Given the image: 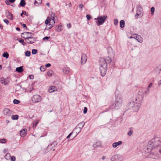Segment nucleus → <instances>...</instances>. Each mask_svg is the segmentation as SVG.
I'll list each match as a JSON object with an SVG mask.
<instances>
[{
	"mask_svg": "<svg viewBox=\"0 0 161 161\" xmlns=\"http://www.w3.org/2000/svg\"><path fill=\"white\" fill-rule=\"evenodd\" d=\"M45 68L44 66H41L40 68V69L42 71H44L45 70Z\"/></svg>",
	"mask_w": 161,
	"mask_h": 161,
	"instance_id": "38",
	"label": "nucleus"
},
{
	"mask_svg": "<svg viewBox=\"0 0 161 161\" xmlns=\"http://www.w3.org/2000/svg\"><path fill=\"white\" fill-rule=\"evenodd\" d=\"M84 7V5L82 4H80L79 5V7L82 9Z\"/></svg>",
	"mask_w": 161,
	"mask_h": 161,
	"instance_id": "49",
	"label": "nucleus"
},
{
	"mask_svg": "<svg viewBox=\"0 0 161 161\" xmlns=\"http://www.w3.org/2000/svg\"><path fill=\"white\" fill-rule=\"evenodd\" d=\"M154 10H155V9H154V8L153 7H152L151 8V11L152 12V13H153L154 12Z\"/></svg>",
	"mask_w": 161,
	"mask_h": 161,
	"instance_id": "48",
	"label": "nucleus"
},
{
	"mask_svg": "<svg viewBox=\"0 0 161 161\" xmlns=\"http://www.w3.org/2000/svg\"><path fill=\"white\" fill-rule=\"evenodd\" d=\"M140 9H141V8H140V10H139V9L137 8V10L136 11V13L135 15V16L137 18H138V16L141 17L142 15V10H140Z\"/></svg>",
	"mask_w": 161,
	"mask_h": 161,
	"instance_id": "18",
	"label": "nucleus"
},
{
	"mask_svg": "<svg viewBox=\"0 0 161 161\" xmlns=\"http://www.w3.org/2000/svg\"><path fill=\"white\" fill-rule=\"evenodd\" d=\"M42 0H35V4L36 5H37L36 4H40L42 3Z\"/></svg>",
	"mask_w": 161,
	"mask_h": 161,
	"instance_id": "31",
	"label": "nucleus"
},
{
	"mask_svg": "<svg viewBox=\"0 0 161 161\" xmlns=\"http://www.w3.org/2000/svg\"><path fill=\"white\" fill-rule=\"evenodd\" d=\"M134 37H135V34L133 35L132 36H131L130 37H129V38H130V39H131V38H134Z\"/></svg>",
	"mask_w": 161,
	"mask_h": 161,
	"instance_id": "59",
	"label": "nucleus"
},
{
	"mask_svg": "<svg viewBox=\"0 0 161 161\" xmlns=\"http://www.w3.org/2000/svg\"><path fill=\"white\" fill-rule=\"evenodd\" d=\"M25 5V2L24 0H21L20 3V5L22 7H24Z\"/></svg>",
	"mask_w": 161,
	"mask_h": 161,
	"instance_id": "28",
	"label": "nucleus"
},
{
	"mask_svg": "<svg viewBox=\"0 0 161 161\" xmlns=\"http://www.w3.org/2000/svg\"><path fill=\"white\" fill-rule=\"evenodd\" d=\"M156 147L161 146V138H157L153 139Z\"/></svg>",
	"mask_w": 161,
	"mask_h": 161,
	"instance_id": "10",
	"label": "nucleus"
},
{
	"mask_svg": "<svg viewBox=\"0 0 161 161\" xmlns=\"http://www.w3.org/2000/svg\"><path fill=\"white\" fill-rule=\"evenodd\" d=\"M122 143V142L121 141H119L117 142H115L113 143L112 144L113 147L114 148L118 146L121 145Z\"/></svg>",
	"mask_w": 161,
	"mask_h": 161,
	"instance_id": "19",
	"label": "nucleus"
},
{
	"mask_svg": "<svg viewBox=\"0 0 161 161\" xmlns=\"http://www.w3.org/2000/svg\"><path fill=\"white\" fill-rule=\"evenodd\" d=\"M73 132H72L70 133L69 135L67 136V138L68 139V138H69V137L72 135V134H73Z\"/></svg>",
	"mask_w": 161,
	"mask_h": 161,
	"instance_id": "53",
	"label": "nucleus"
},
{
	"mask_svg": "<svg viewBox=\"0 0 161 161\" xmlns=\"http://www.w3.org/2000/svg\"><path fill=\"white\" fill-rule=\"evenodd\" d=\"M154 141L153 139H152L148 142L147 148L148 153L151 152L153 149L156 148Z\"/></svg>",
	"mask_w": 161,
	"mask_h": 161,
	"instance_id": "4",
	"label": "nucleus"
},
{
	"mask_svg": "<svg viewBox=\"0 0 161 161\" xmlns=\"http://www.w3.org/2000/svg\"><path fill=\"white\" fill-rule=\"evenodd\" d=\"M107 63L103 58L100 59V70L102 76H104L107 70Z\"/></svg>",
	"mask_w": 161,
	"mask_h": 161,
	"instance_id": "1",
	"label": "nucleus"
},
{
	"mask_svg": "<svg viewBox=\"0 0 161 161\" xmlns=\"http://www.w3.org/2000/svg\"><path fill=\"white\" fill-rule=\"evenodd\" d=\"M86 17L87 19L88 20H90V19H91V18L90 15H89V14L87 15L86 16Z\"/></svg>",
	"mask_w": 161,
	"mask_h": 161,
	"instance_id": "45",
	"label": "nucleus"
},
{
	"mask_svg": "<svg viewBox=\"0 0 161 161\" xmlns=\"http://www.w3.org/2000/svg\"><path fill=\"white\" fill-rule=\"evenodd\" d=\"M19 116L17 115H14L12 116L11 118L13 119H18Z\"/></svg>",
	"mask_w": 161,
	"mask_h": 161,
	"instance_id": "32",
	"label": "nucleus"
},
{
	"mask_svg": "<svg viewBox=\"0 0 161 161\" xmlns=\"http://www.w3.org/2000/svg\"><path fill=\"white\" fill-rule=\"evenodd\" d=\"M68 27L69 28L71 27V25L70 24H69L67 25Z\"/></svg>",
	"mask_w": 161,
	"mask_h": 161,
	"instance_id": "60",
	"label": "nucleus"
},
{
	"mask_svg": "<svg viewBox=\"0 0 161 161\" xmlns=\"http://www.w3.org/2000/svg\"><path fill=\"white\" fill-rule=\"evenodd\" d=\"M85 122L84 121H82V122H80V123L78 124V125L80 126L79 127H77L75 128V129H79L78 130V132H76V136L78 133H79L81 131V129L83 127L84 125H85Z\"/></svg>",
	"mask_w": 161,
	"mask_h": 161,
	"instance_id": "12",
	"label": "nucleus"
},
{
	"mask_svg": "<svg viewBox=\"0 0 161 161\" xmlns=\"http://www.w3.org/2000/svg\"><path fill=\"white\" fill-rule=\"evenodd\" d=\"M125 25V22L124 20H121L120 22V26L122 28L124 27Z\"/></svg>",
	"mask_w": 161,
	"mask_h": 161,
	"instance_id": "29",
	"label": "nucleus"
},
{
	"mask_svg": "<svg viewBox=\"0 0 161 161\" xmlns=\"http://www.w3.org/2000/svg\"><path fill=\"white\" fill-rule=\"evenodd\" d=\"M9 1L6 0L5 1V3L7 5H9Z\"/></svg>",
	"mask_w": 161,
	"mask_h": 161,
	"instance_id": "55",
	"label": "nucleus"
},
{
	"mask_svg": "<svg viewBox=\"0 0 161 161\" xmlns=\"http://www.w3.org/2000/svg\"><path fill=\"white\" fill-rule=\"evenodd\" d=\"M21 24L22 25V26L24 27H25L26 28H27V27L26 26V25L25 24H22L21 23Z\"/></svg>",
	"mask_w": 161,
	"mask_h": 161,
	"instance_id": "56",
	"label": "nucleus"
},
{
	"mask_svg": "<svg viewBox=\"0 0 161 161\" xmlns=\"http://www.w3.org/2000/svg\"><path fill=\"white\" fill-rule=\"evenodd\" d=\"M39 120H36L34 121L33 123V127H36L38 123Z\"/></svg>",
	"mask_w": 161,
	"mask_h": 161,
	"instance_id": "27",
	"label": "nucleus"
},
{
	"mask_svg": "<svg viewBox=\"0 0 161 161\" xmlns=\"http://www.w3.org/2000/svg\"><path fill=\"white\" fill-rule=\"evenodd\" d=\"M46 5L48 7H49V3H47L46 4Z\"/></svg>",
	"mask_w": 161,
	"mask_h": 161,
	"instance_id": "63",
	"label": "nucleus"
},
{
	"mask_svg": "<svg viewBox=\"0 0 161 161\" xmlns=\"http://www.w3.org/2000/svg\"><path fill=\"white\" fill-rule=\"evenodd\" d=\"M106 62H107L108 63H111V62L112 61V60L111 59V58L109 57H107L106 58ZM105 61H106L105 60Z\"/></svg>",
	"mask_w": 161,
	"mask_h": 161,
	"instance_id": "36",
	"label": "nucleus"
},
{
	"mask_svg": "<svg viewBox=\"0 0 161 161\" xmlns=\"http://www.w3.org/2000/svg\"><path fill=\"white\" fill-rule=\"evenodd\" d=\"M63 72L66 74H68L69 73V69L68 68H64L63 69Z\"/></svg>",
	"mask_w": 161,
	"mask_h": 161,
	"instance_id": "25",
	"label": "nucleus"
},
{
	"mask_svg": "<svg viewBox=\"0 0 161 161\" xmlns=\"http://www.w3.org/2000/svg\"><path fill=\"white\" fill-rule=\"evenodd\" d=\"M159 153L161 154V148L159 150Z\"/></svg>",
	"mask_w": 161,
	"mask_h": 161,
	"instance_id": "64",
	"label": "nucleus"
},
{
	"mask_svg": "<svg viewBox=\"0 0 161 161\" xmlns=\"http://www.w3.org/2000/svg\"><path fill=\"white\" fill-rule=\"evenodd\" d=\"M33 34L31 32H25L21 34V36L24 38L26 40L29 36H33Z\"/></svg>",
	"mask_w": 161,
	"mask_h": 161,
	"instance_id": "9",
	"label": "nucleus"
},
{
	"mask_svg": "<svg viewBox=\"0 0 161 161\" xmlns=\"http://www.w3.org/2000/svg\"><path fill=\"white\" fill-rule=\"evenodd\" d=\"M19 42L22 44L23 42H24V40L23 39H22L21 40H19Z\"/></svg>",
	"mask_w": 161,
	"mask_h": 161,
	"instance_id": "54",
	"label": "nucleus"
},
{
	"mask_svg": "<svg viewBox=\"0 0 161 161\" xmlns=\"http://www.w3.org/2000/svg\"><path fill=\"white\" fill-rule=\"evenodd\" d=\"M134 38L137 40L138 42L140 43L143 42V40L142 37L139 35L135 34Z\"/></svg>",
	"mask_w": 161,
	"mask_h": 161,
	"instance_id": "14",
	"label": "nucleus"
},
{
	"mask_svg": "<svg viewBox=\"0 0 161 161\" xmlns=\"http://www.w3.org/2000/svg\"><path fill=\"white\" fill-rule=\"evenodd\" d=\"M10 159L11 161H15L16 158L14 156H12V157H11Z\"/></svg>",
	"mask_w": 161,
	"mask_h": 161,
	"instance_id": "41",
	"label": "nucleus"
},
{
	"mask_svg": "<svg viewBox=\"0 0 161 161\" xmlns=\"http://www.w3.org/2000/svg\"><path fill=\"white\" fill-rule=\"evenodd\" d=\"M153 86V84L152 83H150L148 86L146 91L144 92V93L146 94H148L149 93L150 88L152 87Z\"/></svg>",
	"mask_w": 161,
	"mask_h": 161,
	"instance_id": "17",
	"label": "nucleus"
},
{
	"mask_svg": "<svg viewBox=\"0 0 161 161\" xmlns=\"http://www.w3.org/2000/svg\"><path fill=\"white\" fill-rule=\"evenodd\" d=\"M4 22L7 24H8L9 23V21L7 19H5L3 20Z\"/></svg>",
	"mask_w": 161,
	"mask_h": 161,
	"instance_id": "44",
	"label": "nucleus"
},
{
	"mask_svg": "<svg viewBox=\"0 0 161 161\" xmlns=\"http://www.w3.org/2000/svg\"><path fill=\"white\" fill-rule=\"evenodd\" d=\"M63 26L62 25L60 24L58 26L56 27L55 30L57 32H60L63 30Z\"/></svg>",
	"mask_w": 161,
	"mask_h": 161,
	"instance_id": "22",
	"label": "nucleus"
},
{
	"mask_svg": "<svg viewBox=\"0 0 161 161\" xmlns=\"http://www.w3.org/2000/svg\"><path fill=\"white\" fill-rule=\"evenodd\" d=\"M37 50L36 49H33L32 50V53L33 54H35L37 53Z\"/></svg>",
	"mask_w": 161,
	"mask_h": 161,
	"instance_id": "37",
	"label": "nucleus"
},
{
	"mask_svg": "<svg viewBox=\"0 0 161 161\" xmlns=\"http://www.w3.org/2000/svg\"><path fill=\"white\" fill-rule=\"evenodd\" d=\"M87 57L86 55L83 54L82 55L81 57V63L82 64H84L86 61Z\"/></svg>",
	"mask_w": 161,
	"mask_h": 161,
	"instance_id": "15",
	"label": "nucleus"
},
{
	"mask_svg": "<svg viewBox=\"0 0 161 161\" xmlns=\"http://www.w3.org/2000/svg\"><path fill=\"white\" fill-rule=\"evenodd\" d=\"M16 70L19 73H21L24 70L23 66H20L19 67L16 68Z\"/></svg>",
	"mask_w": 161,
	"mask_h": 161,
	"instance_id": "23",
	"label": "nucleus"
},
{
	"mask_svg": "<svg viewBox=\"0 0 161 161\" xmlns=\"http://www.w3.org/2000/svg\"><path fill=\"white\" fill-rule=\"evenodd\" d=\"M3 57L6 58H8L9 57V54L7 52H4L3 53L2 55Z\"/></svg>",
	"mask_w": 161,
	"mask_h": 161,
	"instance_id": "30",
	"label": "nucleus"
},
{
	"mask_svg": "<svg viewBox=\"0 0 161 161\" xmlns=\"http://www.w3.org/2000/svg\"><path fill=\"white\" fill-rule=\"evenodd\" d=\"M16 30H17V31H19L20 30V28H19V27H17L16 28Z\"/></svg>",
	"mask_w": 161,
	"mask_h": 161,
	"instance_id": "62",
	"label": "nucleus"
},
{
	"mask_svg": "<svg viewBox=\"0 0 161 161\" xmlns=\"http://www.w3.org/2000/svg\"><path fill=\"white\" fill-rule=\"evenodd\" d=\"M158 86H161V80H159L158 81Z\"/></svg>",
	"mask_w": 161,
	"mask_h": 161,
	"instance_id": "52",
	"label": "nucleus"
},
{
	"mask_svg": "<svg viewBox=\"0 0 161 161\" xmlns=\"http://www.w3.org/2000/svg\"><path fill=\"white\" fill-rule=\"evenodd\" d=\"M42 99L41 97L38 95H36L33 96L32 100L33 103H36L40 102Z\"/></svg>",
	"mask_w": 161,
	"mask_h": 161,
	"instance_id": "8",
	"label": "nucleus"
},
{
	"mask_svg": "<svg viewBox=\"0 0 161 161\" xmlns=\"http://www.w3.org/2000/svg\"><path fill=\"white\" fill-rule=\"evenodd\" d=\"M31 36H29L26 40V41L29 44L34 43L36 41L35 38L31 37Z\"/></svg>",
	"mask_w": 161,
	"mask_h": 161,
	"instance_id": "13",
	"label": "nucleus"
},
{
	"mask_svg": "<svg viewBox=\"0 0 161 161\" xmlns=\"http://www.w3.org/2000/svg\"><path fill=\"white\" fill-rule=\"evenodd\" d=\"M3 113L4 115L10 116L12 114V111L9 109L5 108L3 111Z\"/></svg>",
	"mask_w": 161,
	"mask_h": 161,
	"instance_id": "11",
	"label": "nucleus"
},
{
	"mask_svg": "<svg viewBox=\"0 0 161 161\" xmlns=\"http://www.w3.org/2000/svg\"><path fill=\"white\" fill-rule=\"evenodd\" d=\"M123 158L121 155L117 154L113 156L110 158L111 161H122Z\"/></svg>",
	"mask_w": 161,
	"mask_h": 161,
	"instance_id": "6",
	"label": "nucleus"
},
{
	"mask_svg": "<svg viewBox=\"0 0 161 161\" xmlns=\"http://www.w3.org/2000/svg\"><path fill=\"white\" fill-rule=\"evenodd\" d=\"M50 66H51V64L49 63L45 65V67H49Z\"/></svg>",
	"mask_w": 161,
	"mask_h": 161,
	"instance_id": "50",
	"label": "nucleus"
},
{
	"mask_svg": "<svg viewBox=\"0 0 161 161\" xmlns=\"http://www.w3.org/2000/svg\"><path fill=\"white\" fill-rule=\"evenodd\" d=\"M53 74V71L52 70L49 71L47 73V75L49 76H51Z\"/></svg>",
	"mask_w": 161,
	"mask_h": 161,
	"instance_id": "33",
	"label": "nucleus"
},
{
	"mask_svg": "<svg viewBox=\"0 0 161 161\" xmlns=\"http://www.w3.org/2000/svg\"><path fill=\"white\" fill-rule=\"evenodd\" d=\"M87 108L86 107H85L84 108V110L83 111V113L85 114H86L87 112Z\"/></svg>",
	"mask_w": 161,
	"mask_h": 161,
	"instance_id": "43",
	"label": "nucleus"
},
{
	"mask_svg": "<svg viewBox=\"0 0 161 161\" xmlns=\"http://www.w3.org/2000/svg\"><path fill=\"white\" fill-rule=\"evenodd\" d=\"M7 16L9 19L12 20L13 19V14L9 12H7L6 13Z\"/></svg>",
	"mask_w": 161,
	"mask_h": 161,
	"instance_id": "21",
	"label": "nucleus"
},
{
	"mask_svg": "<svg viewBox=\"0 0 161 161\" xmlns=\"http://www.w3.org/2000/svg\"><path fill=\"white\" fill-rule=\"evenodd\" d=\"M7 142L5 138L0 139V143H4Z\"/></svg>",
	"mask_w": 161,
	"mask_h": 161,
	"instance_id": "34",
	"label": "nucleus"
},
{
	"mask_svg": "<svg viewBox=\"0 0 161 161\" xmlns=\"http://www.w3.org/2000/svg\"><path fill=\"white\" fill-rule=\"evenodd\" d=\"M19 101L16 99H14L13 102L14 104H18L19 103Z\"/></svg>",
	"mask_w": 161,
	"mask_h": 161,
	"instance_id": "40",
	"label": "nucleus"
},
{
	"mask_svg": "<svg viewBox=\"0 0 161 161\" xmlns=\"http://www.w3.org/2000/svg\"><path fill=\"white\" fill-rule=\"evenodd\" d=\"M9 1L11 3H13L15 1V0H9Z\"/></svg>",
	"mask_w": 161,
	"mask_h": 161,
	"instance_id": "58",
	"label": "nucleus"
},
{
	"mask_svg": "<svg viewBox=\"0 0 161 161\" xmlns=\"http://www.w3.org/2000/svg\"><path fill=\"white\" fill-rule=\"evenodd\" d=\"M27 129H26L22 130L20 131V136L22 137H24L27 134Z\"/></svg>",
	"mask_w": 161,
	"mask_h": 161,
	"instance_id": "16",
	"label": "nucleus"
},
{
	"mask_svg": "<svg viewBox=\"0 0 161 161\" xmlns=\"http://www.w3.org/2000/svg\"><path fill=\"white\" fill-rule=\"evenodd\" d=\"M118 20L116 19H114V23L115 25H117L118 24Z\"/></svg>",
	"mask_w": 161,
	"mask_h": 161,
	"instance_id": "42",
	"label": "nucleus"
},
{
	"mask_svg": "<svg viewBox=\"0 0 161 161\" xmlns=\"http://www.w3.org/2000/svg\"><path fill=\"white\" fill-rule=\"evenodd\" d=\"M22 44L23 45H26V44L25 42H24L23 43H22Z\"/></svg>",
	"mask_w": 161,
	"mask_h": 161,
	"instance_id": "61",
	"label": "nucleus"
},
{
	"mask_svg": "<svg viewBox=\"0 0 161 161\" xmlns=\"http://www.w3.org/2000/svg\"><path fill=\"white\" fill-rule=\"evenodd\" d=\"M142 92L140 91L138 93V95L136 98V102L141 104L142 102L143 101V98L144 97V96L142 94Z\"/></svg>",
	"mask_w": 161,
	"mask_h": 161,
	"instance_id": "7",
	"label": "nucleus"
},
{
	"mask_svg": "<svg viewBox=\"0 0 161 161\" xmlns=\"http://www.w3.org/2000/svg\"><path fill=\"white\" fill-rule=\"evenodd\" d=\"M49 38V37L48 36H46L44 38H43V40H45V39H48Z\"/></svg>",
	"mask_w": 161,
	"mask_h": 161,
	"instance_id": "57",
	"label": "nucleus"
},
{
	"mask_svg": "<svg viewBox=\"0 0 161 161\" xmlns=\"http://www.w3.org/2000/svg\"><path fill=\"white\" fill-rule=\"evenodd\" d=\"M34 77V75H31L29 76V78L30 79H33Z\"/></svg>",
	"mask_w": 161,
	"mask_h": 161,
	"instance_id": "47",
	"label": "nucleus"
},
{
	"mask_svg": "<svg viewBox=\"0 0 161 161\" xmlns=\"http://www.w3.org/2000/svg\"><path fill=\"white\" fill-rule=\"evenodd\" d=\"M55 14L54 13H52L51 18H50L49 17H48L47 19H46L45 22V23L46 25H48L49 27H47V26L46 28V29L48 30L52 28L55 24V18L54 16Z\"/></svg>",
	"mask_w": 161,
	"mask_h": 161,
	"instance_id": "2",
	"label": "nucleus"
},
{
	"mask_svg": "<svg viewBox=\"0 0 161 161\" xmlns=\"http://www.w3.org/2000/svg\"><path fill=\"white\" fill-rule=\"evenodd\" d=\"M57 91V88L55 86H51L50 87L48 91L50 93H51Z\"/></svg>",
	"mask_w": 161,
	"mask_h": 161,
	"instance_id": "20",
	"label": "nucleus"
},
{
	"mask_svg": "<svg viewBox=\"0 0 161 161\" xmlns=\"http://www.w3.org/2000/svg\"><path fill=\"white\" fill-rule=\"evenodd\" d=\"M11 155L9 153H7L4 156L5 158L7 160L9 159Z\"/></svg>",
	"mask_w": 161,
	"mask_h": 161,
	"instance_id": "26",
	"label": "nucleus"
},
{
	"mask_svg": "<svg viewBox=\"0 0 161 161\" xmlns=\"http://www.w3.org/2000/svg\"><path fill=\"white\" fill-rule=\"evenodd\" d=\"M141 104L137 102H132L129 104V106L132 107L133 109L135 111H137L139 109Z\"/></svg>",
	"mask_w": 161,
	"mask_h": 161,
	"instance_id": "3",
	"label": "nucleus"
},
{
	"mask_svg": "<svg viewBox=\"0 0 161 161\" xmlns=\"http://www.w3.org/2000/svg\"><path fill=\"white\" fill-rule=\"evenodd\" d=\"M26 14V11H23L21 13V14H20L21 16H22L23 14H25V15Z\"/></svg>",
	"mask_w": 161,
	"mask_h": 161,
	"instance_id": "51",
	"label": "nucleus"
},
{
	"mask_svg": "<svg viewBox=\"0 0 161 161\" xmlns=\"http://www.w3.org/2000/svg\"><path fill=\"white\" fill-rule=\"evenodd\" d=\"M31 54V52L29 51H27L25 53V55L27 57L30 56Z\"/></svg>",
	"mask_w": 161,
	"mask_h": 161,
	"instance_id": "35",
	"label": "nucleus"
},
{
	"mask_svg": "<svg viewBox=\"0 0 161 161\" xmlns=\"http://www.w3.org/2000/svg\"><path fill=\"white\" fill-rule=\"evenodd\" d=\"M133 131L131 130H130V131L128 133V135L129 136H131L132 134Z\"/></svg>",
	"mask_w": 161,
	"mask_h": 161,
	"instance_id": "46",
	"label": "nucleus"
},
{
	"mask_svg": "<svg viewBox=\"0 0 161 161\" xmlns=\"http://www.w3.org/2000/svg\"><path fill=\"white\" fill-rule=\"evenodd\" d=\"M101 145V142H95V143L93 144V146L94 147H96L100 146Z\"/></svg>",
	"mask_w": 161,
	"mask_h": 161,
	"instance_id": "24",
	"label": "nucleus"
},
{
	"mask_svg": "<svg viewBox=\"0 0 161 161\" xmlns=\"http://www.w3.org/2000/svg\"><path fill=\"white\" fill-rule=\"evenodd\" d=\"M107 16L106 15H104L103 17L102 16H98L97 18H95L94 19L97 20L98 21V23L97 22L98 26L102 25L105 22V20Z\"/></svg>",
	"mask_w": 161,
	"mask_h": 161,
	"instance_id": "5",
	"label": "nucleus"
},
{
	"mask_svg": "<svg viewBox=\"0 0 161 161\" xmlns=\"http://www.w3.org/2000/svg\"><path fill=\"white\" fill-rule=\"evenodd\" d=\"M0 81H1V84H5L4 83H5V80L4 78H1V79Z\"/></svg>",
	"mask_w": 161,
	"mask_h": 161,
	"instance_id": "39",
	"label": "nucleus"
}]
</instances>
